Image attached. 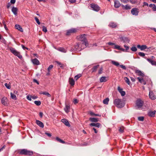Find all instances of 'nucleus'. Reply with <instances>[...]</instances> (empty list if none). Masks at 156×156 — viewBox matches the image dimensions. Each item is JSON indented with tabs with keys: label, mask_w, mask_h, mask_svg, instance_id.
<instances>
[{
	"label": "nucleus",
	"mask_w": 156,
	"mask_h": 156,
	"mask_svg": "<svg viewBox=\"0 0 156 156\" xmlns=\"http://www.w3.org/2000/svg\"><path fill=\"white\" fill-rule=\"evenodd\" d=\"M85 48L83 43L81 42L76 43L74 45V48H72L70 49L71 51H79Z\"/></svg>",
	"instance_id": "1"
},
{
	"label": "nucleus",
	"mask_w": 156,
	"mask_h": 156,
	"mask_svg": "<svg viewBox=\"0 0 156 156\" xmlns=\"http://www.w3.org/2000/svg\"><path fill=\"white\" fill-rule=\"evenodd\" d=\"M113 103L117 107L120 108L123 107L125 105V103L123 100L119 98L114 99Z\"/></svg>",
	"instance_id": "2"
},
{
	"label": "nucleus",
	"mask_w": 156,
	"mask_h": 156,
	"mask_svg": "<svg viewBox=\"0 0 156 156\" xmlns=\"http://www.w3.org/2000/svg\"><path fill=\"white\" fill-rule=\"evenodd\" d=\"M9 48L11 52L13 55L17 56L20 59L22 58V56L20 55V52L17 51L15 49L12 47Z\"/></svg>",
	"instance_id": "3"
},
{
	"label": "nucleus",
	"mask_w": 156,
	"mask_h": 156,
	"mask_svg": "<svg viewBox=\"0 0 156 156\" xmlns=\"http://www.w3.org/2000/svg\"><path fill=\"white\" fill-rule=\"evenodd\" d=\"M19 153L22 155H31L33 154V152L32 151L27 150L26 149H22L21 150Z\"/></svg>",
	"instance_id": "4"
},
{
	"label": "nucleus",
	"mask_w": 156,
	"mask_h": 156,
	"mask_svg": "<svg viewBox=\"0 0 156 156\" xmlns=\"http://www.w3.org/2000/svg\"><path fill=\"white\" fill-rule=\"evenodd\" d=\"M144 104V101L140 99H138L136 102V109H140Z\"/></svg>",
	"instance_id": "5"
},
{
	"label": "nucleus",
	"mask_w": 156,
	"mask_h": 156,
	"mask_svg": "<svg viewBox=\"0 0 156 156\" xmlns=\"http://www.w3.org/2000/svg\"><path fill=\"white\" fill-rule=\"evenodd\" d=\"M90 7L93 10L96 12H98L100 10V7L99 6L94 3H91L90 5Z\"/></svg>",
	"instance_id": "6"
},
{
	"label": "nucleus",
	"mask_w": 156,
	"mask_h": 156,
	"mask_svg": "<svg viewBox=\"0 0 156 156\" xmlns=\"http://www.w3.org/2000/svg\"><path fill=\"white\" fill-rule=\"evenodd\" d=\"M78 29L76 28H72L69 30L67 31L66 35H69L71 34L75 33L77 31Z\"/></svg>",
	"instance_id": "7"
},
{
	"label": "nucleus",
	"mask_w": 156,
	"mask_h": 156,
	"mask_svg": "<svg viewBox=\"0 0 156 156\" xmlns=\"http://www.w3.org/2000/svg\"><path fill=\"white\" fill-rule=\"evenodd\" d=\"M86 36V35L85 34H81L77 36V38L79 41H85L87 39Z\"/></svg>",
	"instance_id": "8"
},
{
	"label": "nucleus",
	"mask_w": 156,
	"mask_h": 156,
	"mask_svg": "<svg viewBox=\"0 0 156 156\" xmlns=\"http://www.w3.org/2000/svg\"><path fill=\"white\" fill-rule=\"evenodd\" d=\"M139 12V9L137 8H133L131 10V13L133 15L137 16Z\"/></svg>",
	"instance_id": "9"
},
{
	"label": "nucleus",
	"mask_w": 156,
	"mask_h": 156,
	"mask_svg": "<svg viewBox=\"0 0 156 156\" xmlns=\"http://www.w3.org/2000/svg\"><path fill=\"white\" fill-rule=\"evenodd\" d=\"M7 98L6 97H4L3 98L1 99L2 103L5 106L7 105Z\"/></svg>",
	"instance_id": "10"
},
{
	"label": "nucleus",
	"mask_w": 156,
	"mask_h": 156,
	"mask_svg": "<svg viewBox=\"0 0 156 156\" xmlns=\"http://www.w3.org/2000/svg\"><path fill=\"white\" fill-rule=\"evenodd\" d=\"M31 62L33 63L35 65H38L40 64V62L39 60L37 58H35L34 59H32Z\"/></svg>",
	"instance_id": "11"
},
{
	"label": "nucleus",
	"mask_w": 156,
	"mask_h": 156,
	"mask_svg": "<svg viewBox=\"0 0 156 156\" xmlns=\"http://www.w3.org/2000/svg\"><path fill=\"white\" fill-rule=\"evenodd\" d=\"M137 47L138 48L140 49L141 51H143L147 48V46L146 45H138Z\"/></svg>",
	"instance_id": "12"
},
{
	"label": "nucleus",
	"mask_w": 156,
	"mask_h": 156,
	"mask_svg": "<svg viewBox=\"0 0 156 156\" xmlns=\"http://www.w3.org/2000/svg\"><path fill=\"white\" fill-rule=\"evenodd\" d=\"M149 96L151 99L154 100L156 98V97L154 95L152 91H150L149 94Z\"/></svg>",
	"instance_id": "13"
},
{
	"label": "nucleus",
	"mask_w": 156,
	"mask_h": 156,
	"mask_svg": "<svg viewBox=\"0 0 156 156\" xmlns=\"http://www.w3.org/2000/svg\"><path fill=\"white\" fill-rule=\"evenodd\" d=\"M90 126H94L96 127L99 128L101 126V124L98 123H92L90 124Z\"/></svg>",
	"instance_id": "14"
},
{
	"label": "nucleus",
	"mask_w": 156,
	"mask_h": 156,
	"mask_svg": "<svg viewBox=\"0 0 156 156\" xmlns=\"http://www.w3.org/2000/svg\"><path fill=\"white\" fill-rule=\"evenodd\" d=\"M61 122L63 123L67 126L68 127L70 126V124L67 120L65 119H62L61 120Z\"/></svg>",
	"instance_id": "15"
},
{
	"label": "nucleus",
	"mask_w": 156,
	"mask_h": 156,
	"mask_svg": "<svg viewBox=\"0 0 156 156\" xmlns=\"http://www.w3.org/2000/svg\"><path fill=\"white\" fill-rule=\"evenodd\" d=\"M120 38L121 40L123 41L124 42H129V40L128 38L124 37H120Z\"/></svg>",
	"instance_id": "16"
},
{
	"label": "nucleus",
	"mask_w": 156,
	"mask_h": 156,
	"mask_svg": "<svg viewBox=\"0 0 156 156\" xmlns=\"http://www.w3.org/2000/svg\"><path fill=\"white\" fill-rule=\"evenodd\" d=\"M135 73L138 76L143 77L144 76V74L140 70H136L135 71Z\"/></svg>",
	"instance_id": "17"
},
{
	"label": "nucleus",
	"mask_w": 156,
	"mask_h": 156,
	"mask_svg": "<svg viewBox=\"0 0 156 156\" xmlns=\"http://www.w3.org/2000/svg\"><path fill=\"white\" fill-rule=\"evenodd\" d=\"M36 123L37 124V125H38V126H40V127L41 128H43L44 127V125L43 122H41L38 120H36Z\"/></svg>",
	"instance_id": "18"
},
{
	"label": "nucleus",
	"mask_w": 156,
	"mask_h": 156,
	"mask_svg": "<svg viewBox=\"0 0 156 156\" xmlns=\"http://www.w3.org/2000/svg\"><path fill=\"white\" fill-rule=\"evenodd\" d=\"M121 5V4L118 1H116L114 2V6L116 8H118Z\"/></svg>",
	"instance_id": "19"
},
{
	"label": "nucleus",
	"mask_w": 156,
	"mask_h": 156,
	"mask_svg": "<svg viewBox=\"0 0 156 156\" xmlns=\"http://www.w3.org/2000/svg\"><path fill=\"white\" fill-rule=\"evenodd\" d=\"M137 79H138L139 82L141 83H142L144 85H145L146 84V81L144 80L143 78L138 77L137 78Z\"/></svg>",
	"instance_id": "20"
},
{
	"label": "nucleus",
	"mask_w": 156,
	"mask_h": 156,
	"mask_svg": "<svg viewBox=\"0 0 156 156\" xmlns=\"http://www.w3.org/2000/svg\"><path fill=\"white\" fill-rule=\"evenodd\" d=\"M15 28L16 29L18 30L21 32H23V29L22 27L19 25L16 24L15 26Z\"/></svg>",
	"instance_id": "21"
},
{
	"label": "nucleus",
	"mask_w": 156,
	"mask_h": 156,
	"mask_svg": "<svg viewBox=\"0 0 156 156\" xmlns=\"http://www.w3.org/2000/svg\"><path fill=\"white\" fill-rule=\"evenodd\" d=\"M17 9L16 8L14 7H12V11L13 13L15 15H16L17 14Z\"/></svg>",
	"instance_id": "22"
},
{
	"label": "nucleus",
	"mask_w": 156,
	"mask_h": 156,
	"mask_svg": "<svg viewBox=\"0 0 156 156\" xmlns=\"http://www.w3.org/2000/svg\"><path fill=\"white\" fill-rule=\"evenodd\" d=\"M98 119L96 118H90L89 120L92 122H97L98 121Z\"/></svg>",
	"instance_id": "23"
},
{
	"label": "nucleus",
	"mask_w": 156,
	"mask_h": 156,
	"mask_svg": "<svg viewBox=\"0 0 156 156\" xmlns=\"http://www.w3.org/2000/svg\"><path fill=\"white\" fill-rule=\"evenodd\" d=\"M156 111H150L148 113V115L151 117H154V116Z\"/></svg>",
	"instance_id": "24"
},
{
	"label": "nucleus",
	"mask_w": 156,
	"mask_h": 156,
	"mask_svg": "<svg viewBox=\"0 0 156 156\" xmlns=\"http://www.w3.org/2000/svg\"><path fill=\"white\" fill-rule=\"evenodd\" d=\"M150 7L152 8V10L153 11H156V6L155 4H151L149 5Z\"/></svg>",
	"instance_id": "25"
},
{
	"label": "nucleus",
	"mask_w": 156,
	"mask_h": 156,
	"mask_svg": "<svg viewBox=\"0 0 156 156\" xmlns=\"http://www.w3.org/2000/svg\"><path fill=\"white\" fill-rule=\"evenodd\" d=\"M70 109V107L69 106L66 105V107L64 108V110L66 113H68L69 112Z\"/></svg>",
	"instance_id": "26"
},
{
	"label": "nucleus",
	"mask_w": 156,
	"mask_h": 156,
	"mask_svg": "<svg viewBox=\"0 0 156 156\" xmlns=\"http://www.w3.org/2000/svg\"><path fill=\"white\" fill-rule=\"evenodd\" d=\"M122 7L123 9H125L126 10L130 9H131V7L128 5H122Z\"/></svg>",
	"instance_id": "27"
},
{
	"label": "nucleus",
	"mask_w": 156,
	"mask_h": 156,
	"mask_svg": "<svg viewBox=\"0 0 156 156\" xmlns=\"http://www.w3.org/2000/svg\"><path fill=\"white\" fill-rule=\"evenodd\" d=\"M55 140L58 142H59L60 143H61L62 144H65V141H63L60 138H59L58 137H57L56 138Z\"/></svg>",
	"instance_id": "28"
},
{
	"label": "nucleus",
	"mask_w": 156,
	"mask_h": 156,
	"mask_svg": "<svg viewBox=\"0 0 156 156\" xmlns=\"http://www.w3.org/2000/svg\"><path fill=\"white\" fill-rule=\"evenodd\" d=\"M69 84L71 86H73L75 84V81L72 78H69Z\"/></svg>",
	"instance_id": "29"
},
{
	"label": "nucleus",
	"mask_w": 156,
	"mask_h": 156,
	"mask_svg": "<svg viewBox=\"0 0 156 156\" xmlns=\"http://www.w3.org/2000/svg\"><path fill=\"white\" fill-rule=\"evenodd\" d=\"M109 26L112 28H115L116 27L117 25L114 22H111L109 23Z\"/></svg>",
	"instance_id": "30"
},
{
	"label": "nucleus",
	"mask_w": 156,
	"mask_h": 156,
	"mask_svg": "<svg viewBox=\"0 0 156 156\" xmlns=\"http://www.w3.org/2000/svg\"><path fill=\"white\" fill-rule=\"evenodd\" d=\"M100 81L101 82H105L107 81L106 77L105 76H102L100 78Z\"/></svg>",
	"instance_id": "31"
},
{
	"label": "nucleus",
	"mask_w": 156,
	"mask_h": 156,
	"mask_svg": "<svg viewBox=\"0 0 156 156\" xmlns=\"http://www.w3.org/2000/svg\"><path fill=\"white\" fill-rule=\"evenodd\" d=\"M111 62L112 63L113 65H114L116 66H119V63L117 62H116V61H115L113 60H111Z\"/></svg>",
	"instance_id": "32"
},
{
	"label": "nucleus",
	"mask_w": 156,
	"mask_h": 156,
	"mask_svg": "<svg viewBox=\"0 0 156 156\" xmlns=\"http://www.w3.org/2000/svg\"><path fill=\"white\" fill-rule=\"evenodd\" d=\"M109 101V99L108 98H107L103 100V103L104 104L107 105L108 104V102Z\"/></svg>",
	"instance_id": "33"
},
{
	"label": "nucleus",
	"mask_w": 156,
	"mask_h": 156,
	"mask_svg": "<svg viewBox=\"0 0 156 156\" xmlns=\"http://www.w3.org/2000/svg\"><path fill=\"white\" fill-rule=\"evenodd\" d=\"M99 66V65H98L96 66H95L94 67H93V68H92V72H95L97 70V69L98 68V67Z\"/></svg>",
	"instance_id": "34"
},
{
	"label": "nucleus",
	"mask_w": 156,
	"mask_h": 156,
	"mask_svg": "<svg viewBox=\"0 0 156 156\" xmlns=\"http://www.w3.org/2000/svg\"><path fill=\"white\" fill-rule=\"evenodd\" d=\"M124 80L126 82V83L128 84V85H129L130 83V81L129 79L127 77H124Z\"/></svg>",
	"instance_id": "35"
},
{
	"label": "nucleus",
	"mask_w": 156,
	"mask_h": 156,
	"mask_svg": "<svg viewBox=\"0 0 156 156\" xmlns=\"http://www.w3.org/2000/svg\"><path fill=\"white\" fill-rule=\"evenodd\" d=\"M59 51L65 53L66 52V51L64 48H60L58 49Z\"/></svg>",
	"instance_id": "36"
},
{
	"label": "nucleus",
	"mask_w": 156,
	"mask_h": 156,
	"mask_svg": "<svg viewBox=\"0 0 156 156\" xmlns=\"http://www.w3.org/2000/svg\"><path fill=\"white\" fill-rule=\"evenodd\" d=\"M34 103L37 106H39L41 105V101H34Z\"/></svg>",
	"instance_id": "37"
},
{
	"label": "nucleus",
	"mask_w": 156,
	"mask_h": 156,
	"mask_svg": "<svg viewBox=\"0 0 156 156\" xmlns=\"http://www.w3.org/2000/svg\"><path fill=\"white\" fill-rule=\"evenodd\" d=\"M83 43L84 44V47H85V48L86 47H87L88 46V43L87 41V39H86V40H85V41H83Z\"/></svg>",
	"instance_id": "38"
},
{
	"label": "nucleus",
	"mask_w": 156,
	"mask_h": 156,
	"mask_svg": "<svg viewBox=\"0 0 156 156\" xmlns=\"http://www.w3.org/2000/svg\"><path fill=\"white\" fill-rule=\"evenodd\" d=\"M11 96L12 99L15 100L16 99V96L14 94H13L12 93H11Z\"/></svg>",
	"instance_id": "39"
},
{
	"label": "nucleus",
	"mask_w": 156,
	"mask_h": 156,
	"mask_svg": "<svg viewBox=\"0 0 156 156\" xmlns=\"http://www.w3.org/2000/svg\"><path fill=\"white\" fill-rule=\"evenodd\" d=\"M120 46L118 45L115 44L113 48L115 49H117L118 50H119L120 48Z\"/></svg>",
	"instance_id": "40"
},
{
	"label": "nucleus",
	"mask_w": 156,
	"mask_h": 156,
	"mask_svg": "<svg viewBox=\"0 0 156 156\" xmlns=\"http://www.w3.org/2000/svg\"><path fill=\"white\" fill-rule=\"evenodd\" d=\"M138 55L142 57H144L145 55V54L142 52H139L138 53Z\"/></svg>",
	"instance_id": "41"
},
{
	"label": "nucleus",
	"mask_w": 156,
	"mask_h": 156,
	"mask_svg": "<svg viewBox=\"0 0 156 156\" xmlns=\"http://www.w3.org/2000/svg\"><path fill=\"white\" fill-rule=\"evenodd\" d=\"M131 50L132 51H137V48H136V47L133 46V47H132L131 48Z\"/></svg>",
	"instance_id": "42"
},
{
	"label": "nucleus",
	"mask_w": 156,
	"mask_h": 156,
	"mask_svg": "<svg viewBox=\"0 0 156 156\" xmlns=\"http://www.w3.org/2000/svg\"><path fill=\"white\" fill-rule=\"evenodd\" d=\"M81 76V74H79L76 76L75 77V79L76 80H77Z\"/></svg>",
	"instance_id": "43"
},
{
	"label": "nucleus",
	"mask_w": 156,
	"mask_h": 156,
	"mask_svg": "<svg viewBox=\"0 0 156 156\" xmlns=\"http://www.w3.org/2000/svg\"><path fill=\"white\" fill-rule=\"evenodd\" d=\"M44 95H45L48 97H51V95L48 92L44 91Z\"/></svg>",
	"instance_id": "44"
},
{
	"label": "nucleus",
	"mask_w": 156,
	"mask_h": 156,
	"mask_svg": "<svg viewBox=\"0 0 156 156\" xmlns=\"http://www.w3.org/2000/svg\"><path fill=\"white\" fill-rule=\"evenodd\" d=\"M5 86L8 89H10L11 88L9 84L7 83H6L5 84Z\"/></svg>",
	"instance_id": "45"
},
{
	"label": "nucleus",
	"mask_w": 156,
	"mask_h": 156,
	"mask_svg": "<svg viewBox=\"0 0 156 156\" xmlns=\"http://www.w3.org/2000/svg\"><path fill=\"white\" fill-rule=\"evenodd\" d=\"M53 66L52 65H50L48 68V71L50 72V70L53 68Z\"/></svg>",
	"instance_id": "46"
},
{
	"label": "nucleus",
	"mask_w": 156,
	"mask_h": 156,
	"mask_svg": "<svg viewBox=\"0 0 156 156\" xmlns=\"http://www.w3.org/2000/svg\"><path fill=\"white\" fill-rule=\"evenodd\" d=\"M34 19L37 23L38 24H40V22L38 18L37 17H35Z\"/></svg>",
	"instance_id": "47"
},
{
	"label": "nucleus",
	"mask_w": 156,
	"mask_h": 156,
	"mask_svg": "<svg viewBox=\"0 0 156 156\" xmlns=\"http://www.w3.org/2000/svg\"><path fill=\"white\" fill-rule=\"evenodd\" d=\"M42 30L44 32H46L47 31V28L46 27H45L44 26H43L42 27Z\"/></svg>",
	"instance_id": "48"
},
{
	"label": "nucleus",
	"mask_w": 156,
	"mask_h": 156,
	"mask_svg": "<svg viewBox=\"0 0 156 156\" xmlns=\"http://www.w3.org/2000/svg\"><path fill=\"white\" fill-rule=\"evenodd\" d=\"M138 119L140 121H143L144 120V117L143 116H140L138 117Z\"/></svg>",
	"instance_id": "49"
},
{
	"label": "nucleus",
	"mask_w": 156,
	"mask_h": 156,
	"mask_svg": "<svg viewBox=\"0 0 156 156\" xmlns=\"http://www.w3.org/2000/svg\"><path fill=\"white\" fill-rule=\"evenodd\" d=\"M124 48H125V50H126V52H127V50H128L129 49V47L128 46H127L126 45H124Z\"/></svg>",
	"instance_id": "50"
},
{
	"label": "nucleus",
	"mask_w": 156,
	"mask_h": 156,
	"mask_svg": "<svg viewBox=\"0 0 156 156\" xmlns=\"http://www.w3.org/2000/svg\"><path fill=\"white\" fill-rule=\"evenodd\" d=\"M32 97L30 95H28L27 97V99L29 101H31V98Z\"/></svg>",
	"instance_id": "51"
},
{
	"label": "nucleus",
	"mask_w": 156,
	"mask_h": 156,
	"mask_svg": "<svg viewBox=\"0 0 156 156\" xmlns=\"http://www.w3.org/2000/svg\"><path fill=\"white\" fill-rule=\"evenodd\" d=\"M146 59L150 63H151V65H152L153 60H152L150 58H147Z\"/></svg>",
	"instance_id": "52"
},
{
	"label": "nucleus",
	"mask_w": 156,
	"mask_h": 156,
	"mask_svg": "<svg viewBox=\"0 0 156 156\" xmlns=\"http://www.w3.org/2000/svg\"><path fill=\"white\" fill-rule=\"evenodd\" d=\"M122 96H124L125 95V92L124 91H122L121 92H120Z\"/></svg>",
	"instance_id": "53"
},
{
	"label": "nucleus",
	"mask_w": 156,
	"mask_h": 156,
	"mask_svg": "<svg viewBox=\"0 0 156 156\" xmlns=\"http://www.w3.org/2000/svg\"><path fill=\"white\" fill-rule=\"evenodd\" d=\"M119 66L123 69L125 70L126 69V67L123 65H119Z\"/></svg>",
	"instance_id": "54"
},
{
	"label": "nucleus",
	"mask_w": 156,
	"mask_h": 156,
	"mask_svg": "<svg viewBox=\"0 0 156 156\" xmlns=\"http://www.w3.org/2000/svg\"><path fill=\"white\" fill-rule=\"evenodd\" d=\"M122 2H123L124 3H126L129 2L128 0H120Z\"/></svg>",
	"instance_id": "55"
},
{
	"label": "nucleus",
	"mask_w": 156,
	"mask_h": 156,
	"mask_svg": "<svg viewBox=\"0 0 156 156\" xmlns=\"http://www.w3.org/2000/svg\"><path fill=\"white\" fill-rule=\"evenodd\" d=\"M57 63L60 66V67L62 68V67H63V64L62 63H61V62H57Z\"/></svg>",
	"instance_id": "56"
},
{
	"label": "nucleus",
	"mask_w": 156,
	"mask_h": 156,
	"mask_svg": "<svg viewBox=\"0 0 156 156\" xmlns=\"http://www.w3.org/2000/svg\"><path fill=\"white\" fill-rule=\"evenodd\" d=\"M103 69L102 68H101L98 71V73L99 74H101L102 73Z\"/></svg>",
	"instance_id": "57"
},
{
	"label": "nucleus",
	"mask_w": 156,
	"mask_h": 156,
	"mask_svg": "<svg viewBox=\"0 0 156 156\" xmlns=\"http://www.w3.org/2000/svg\"><path fill=\"white\" fill-rule=\"evenodd\" d=\"M33 81L34 82L36 83L38 85L39 84V82L37 81V80L35 79H34L33 80Z\"/></svg>",
	"instance_id": "58"
},
{
	"label": "nucleus",
	"mask_w": 156,
	"mask_h": 156,
	"mask_svg": "<svg viewBox=\"0 0 156 156\" xmlns=\"http://www.w3.org/2000/svg\"><path fill=\"white\" fill-rule=\"evenodd\" d=\"M91 116H94L95 115V113H94L93 112L91 111H90L89 112Z\"/></svg>",
	"instance_id": "59"
},
{
	"label": "nucleus",
	"mask_w": 156,
	"mask_h": 156,
	"mask_svg": "<svg viewBox=\"0 0 156 156\" xmlns=\"http://www.w3.org/2000/svg\"><path fill=\"white\" fill-rule=\"evenodd\" d=\"M108 45H115V44L114 43L109 42L108 43Z\"/></svg>",
	"instance_id": "60"
},
{
	"label": "nucleus",
	"mask_w": 156,
	"mask_h": 156,
	"mask_svg": "<svg viewBox=\"0 0 156 156\" xmlns=\"http://www.w3.org/2000/svg\"><path fill=\"white\" fill-rule=\"evenodd\" d=\"M73 102L74 103V104H76L78 102V101L77 99H75L74 100Z\"/></svg>",
	"instance_id": "61"
},
{
	"label": "nucleus",
	"mask_w": 156,
	"mask_h": 156,
	"mask_svg": "<svg viewBox=\"0 0 156 156\" xmlns=\"http://www.w3.org/2000/svg\"><path fill=\"white\" fill-rule=\"evenodd\" d=\"M119 131L120 132L122 133L123 132V129L121 127L119 129Z\"/></svg>",
	"instance_id": "62"
},
{
	"label": "nucleus",
	"mask_w": 156,
	"mask_h": 156,
	"mask_svg": "<svg viewBox=\"0 0 156 156\" xmlns=\"http://www.w3.org/2000/svg\"><path fill=\"white\" fill-rule=\"evenodd\" d=\"M11 3L10 2H9L7 5V8L9 9L11 6Z\"/></svg>",
	"instance_id": "63"
},
{
	"label": "nucleus",
	"mask_w": 156,
	"mask_h": 156,
	"mask_svg": "<svg viewBox=\"0 0 156 156\" xmlns=\"http://www.w3.org/2000/svg\"><path fill=\"white\" fill-rule=\"evenodd\" d=\"M152 65L153 66H156V62L153 60L152 64Z\"/></svg>",
	"instance_id": "64"
}]
</instances>
